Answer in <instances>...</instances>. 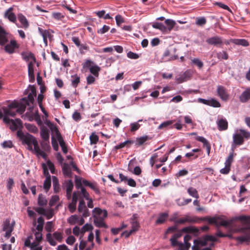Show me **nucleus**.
<instances>
[{"instance_id":"1","label":"nucleus","mask_w":250,"mask_h":250,"mask_svg":"<svg viewBox=\"0 0 250 250\" xmlns=\"http://www.w3.org/2000/svg\"><path fill=\"white\" fill-rule=\"evenodd\" d=\"M107 211L106 210L95 208L93 210L94 225L98 228H107L108 226L104 222V219L107 217Z\"/></svg>"},{"instance_id":"2","label":"nucleus","mask_w":250,"mask_h":250,"mask_svg":"<svg viewBox=\"0 0 250 250\" xmlns=\"http://www.w3.org/2000/svg\"><path fill=\"white\" fill-rule=\"evenodd\" d=\"M201 219L203 221H208L209 224H214L217 227L219 226L229 227L232 224L234 220L232 219L229 220H224L220 217H205Z\"/></svg>"},{"instance_id":"3","label":"nucleus","mask_w":250,"mask_h":250,"mask_svg":"<svg viewBox=\"0 0 250 250\" xmlns=\"http://www.w3.org/2000/svg\"><path fill=\"white\" fill-rule=\"evenodd\" d=\"M239 133L233 135V144L232 148L234 149L235 146H240L243 144L244 139H249L250 138V132L243 129L239 130Z\"/></svg>"},{"instance_id":"4","label":"nucleus","mask_w":250,"mask_h":250,"mask_svg":"<svg viewBox=\"0 0 250 250\" xmlns=\"http://www.w3.org/2000/svg\"><path fill=\"white\" fill-rule=\"evenodd\" d=\"M217 239L212 235H206L200 240H194V245L196 246L198 248L200 246H205L207 245L208 242H216Z\"/></svg>"},{"instance_id":"5","label":"nucleus","mask_w":250,"mask_h":250,"mask_svg":"<svg viewBox=\"0 0 250 250\" xmlns=\"http://www.w3.org/2000/svg\"><path fill=\"white\" fill-rule=\"evenodd\" d=\"M240 231L244 235L235 238V239L241 243L249 242L250 241V227L247 226L240 229Z\"/></svg>"},{"instance_id":"6","label":"nucleus","mask_w":250,"mask_h":250,"mask_svg":"<svg viewBox=\"0 0 250 250\" xmlns=\"http://www.w3.org/2000/svg\"><path fill=\"white\" fill-rule=\"evenodd\" d=\"M206 42L210 45H213L217 47H222L223 45V41L222 37L215 36L208 38Z\"/></svg>"},{"instance_id":"7","label":"nucleus","mask_w":250,"mask_h":250,"mask_svg":"<svg viewBox=\"0 0 250 250\" xmlns=\"http://www.w3.org/2000/svg\"><path fill=\"white\" fill-rule=\"evenodd\" d=\"M191 77V74L188 71L183 73H180L175 77V80L178 83H181L189 80Z\"/></svg>"},{"instance_id":"8","label":"nucleus","mask_w":250,"mask_h":250,"mask_svg":"<svg viewBox=\"0 0 250 250\" xmlns=\"http://www.w3.org/2000/svg\"><path fill=\"white\" fill-rule=\"evenodd\" d=\"M182 232L181 230H179L177 233L174 234L172 237L170 239V241L171 242V245L173 247H175L176 246H182L183 243L179 242L177 241V239L181 237L182 235Z\"/></svg>"},{"instance_id":"9","label":"nucleus","mask_w":250,"mask_h":250,"mask_svg":"<svg viewBox=\"0 0 250 250\" xmlns=\"http://www.w3.org/2000/svg\"><path fill=\"white\" fill-rule=\"evenodd\" d=\"M2 229L5 231V236L9 238L11 236V232L13 229V227L10 225L9 220H6L3 222Z\"/></svg>"},{"instance_id":"10","label":"nucleus","mask_w":250,"mask_h":250,"mask_svg":"<svg viewBox=\"0 0 250 250\" xmlns=\"http://www.w3.org/2000/svg\"><path fill=\"white\" fill-rule=\"evenodd\" d=\"M218 96L223 100L227 101L229 99V94H228L226 88L221 85H219L217 89Z\"/></svg>"},{"instance_id":"11","label":"nucleus","mask_w":250,"mask_h":250,"mask_svg":"<svg viewBox=\"0 0 250 250\" xmlns=\"http://www.w3.org/2000/svg\"><path fill=\"white\" fill-rule=\"evenodd\" d=\"M191 239V236L188 234H187L184 236V241L182 246H179L178 250H189L191 246L189 241Z\"/></svg>"},{"instance_id":"12","label":"nucleus","mask_w":250,"mask_h":250,"mask_svg":"<svg viewBox=\"0 0 250 250\" xmlns=\"http://www.w3.org/2000/svg\"><path fill=\"white\" fill-rule=\"evenodd\" d=\"M18 47V46L17 45L16 41L15 40H11L10 43L7 44L4 46V49L7 53L12 54L14 53L15 49Z\"/></svg>"},{"instance_id":"13","label":"nucleus","mask_w":250,"mask_h":250,"mask_svg":"<svg viewBox=\"0 0 250 250\" xmlns=\"http://www.w3.org/2000/svg\"><path fill=\"white\" fill-rule=\"evenodd\" d=\"M195 139L203 144V146L206 147L208 155H209L210 152L211 146L208 140L202 136H197L196 137Z\"/></svg>"},{"instance_id":"14","label":"nucleus","mask_w":250,"mask_h":250,"mask_svg":"<svg viewBox=\"0 0 250 250\" xmlns=\"http://www.w3.org/2000/svg\"><path fill=\"white\" fill-rule=\"evenodd\" d=\"M13 8L10 7L4 13V17L7 18L10 21L16 23V16L15 14L12 12Z\"/></svg>"},{"instance_id":"15","label":"nucleus","mask_w":250,"mask_h":250,"mask_svg":"<svg viewBox=\"0 0 250 250\" xmlns=\"http://www.w3.org/2000/svg\"><path fill=\"white\" fill-rule=\"evenodd\" d=\"M24 142L28 146L29 149L32 150V145L35 141H37L35 137L29 133H26L25 137L23 140Z\"/></svg>"},{"instance_id":"16","label":"nucleus","mask_w":250,"mask_h":250,"mask_svg":"<svg viewBox=\"0 0 250 250\" xmlns=\"http://www.w3.org/2000/svg\"><path fill=\"white\" fill-rule=\"evenodd\" d=\"M218 129L220 131L226 130L228 127V123L226 119H220L217 121Z\"/></svg>"},{"instance_id":"17","label":"nucleus","mask_w":250,"mask_h":250,"mask_svg":"<svg viewBox=\"0 0 250 250\" xmlns=\"http://www.w3.org/2000/svg\"><path fill=\"white\" fill-rule=\"evenodd\" d=\"M8 42L6 33L5 30L0 25V45L4 46Z\"/></svg>"},{"instance_id":"18","label":"nucleus","mask_w":250,"mask_h":250,"mask_svg":"<svg viewBox=\"0 0 250 250\" xmlns=\"http://www.w3.org/2000/svg\"><path fill=\"white\" fill-rule=\"evenodd\" d=\"M83 184L84 186H88L89 188H90L92 189H93L95 191V192L96 194H99L100 193V191L99 188L97 186V185L96 183H90L86 180H83Z\"/></svg>"},{"instance_id":"19","label":"nucleus","mask_w":250,"mask_h":250,"mask_svg":"<svg viewBox=\"0 0 250 250\" xmlns=\"http://www.w3.org/2000/svg\"><path fill=\"white\" fill-rule=\"evenodd\" d=\"M172 221H174L175 223L177 224H184L186 222L188 223H193L196 221V219L195 218H193L188 216H186L184 218H180L178 220L172 219Z\"/></svg>"},{"instance_id":"20","label":"nucleus","mask_w":250,"mask_h":250,"mask_svg":"<svg viewBox=\"0 0 250 250\" xmlns=\"http://www.w3.org/2000/svg\"><path fill=\"white\" fill-rule=\"evenodd\" d=\"M231 43H233L236 45H242L243 46L247 47L249 45V42L245 39H233L230 40Z\"/></svg>"},{"instance_id":"21","label":"nucleus","mask_w":250,"mask_h":250,"mask_svg":"<svg viewBox=\"0 0 250 250\" xmlns=\"http://www.w3.org/2000/svg\"><path fill=\"white\" fill-rule=\"evenodd\" d=\"M18 18L20 22L22 24V26L21 27H23L25 29H26L29 27V25L28 21L26 17L23 15L22 14H19L18 16Z\"/></svg>"},{"instance_id":"22","label":"nucleus","mask_w":250,"mask_h":250,"mask_svg":"<svg viewBox=\"0 0 250 250\" xmlns=\"http://www.w3.org/2000/svg\"><path fill=\"white\" fill-rule=\"evenodd\" d=\"M240 101L242 103L247 102L250 99V89L244 91L240 96Z\"/></svg>"},{"instance_id":"23","label":"nucleus","mask_w":250,"mask_h":250,"mask_svg":"<svg viewBox=\"0 0 250 250\" xmlns=\"http://www.w3.org/2000/svg\"><path fill=\"white\" fill-rule=\"evenodd\" d=\"M151 138L147 135H145L139 138H137L136 140V145L140 146L145 144V143L150 140Z\"/></svg>"},{"instance_id":"24","label":"nucleus","mask_w":250,"mask_h":250,"mask_svg":"<svg viewBox=\"0 0 250 250\" xmlns=\"http://www.w3.org/2000/svg\"><path fill=\"white\" fill-rule=\"evenodd\" d=\"M41 136L44 141H49V134L48 130L46 127H42L41 130Z\"/></svg>"},{"instance_id":"25","label":"nucleus","mask_w":250,"mask_h":250,"mask_svg":"<svg viewBox=\"0 0 250 250\" xmlns=\"http://www.w3.org/2000/svg\"><path fill=\"white\" fill-rule=\"evenodd\" d=\"M235 219L241 221L244 224L250 225V216L241 215L236 217Z\"/></svg>"},{"instance_id":"26","label":"nucleus","mask_w":250,"mask_h":250,"mask_svg":"<svg viewBox=\"0 0 250 250\" xmlns=\"http://www.w3.org/2000/svg\"><path fill=\"white\" fill-rule=\"evenodd\" d=\"M234 149L233 148H231V152H230L229 156L226 159L225 164L231 166V164L233 161V158L236 155V154L234 153Z\"/></svg>"},{"instance_id":"27","label":"nucleus","mask_w":250,"mask_h":250,"mask_svg":"<svg viewBox=\"0 0 250 250\" xmlns=\"http://www.w3.org/2000/svg\"><path fill=\"white\" fill-rule=\"evenodd\" d=\"M181 231L185 233H196L199 232V229L195 227H187L183 228L181 229Z\"/></svg>"},{"instance_id":"28","label":"nucleus","mask_w":250,"mask_h":250,"mask_svg":"<svg viewBox=\"0 0 250 250\" xmlns=\"http://www.w3.org/2000/svg\"><path fill=\"white\" fill-rule=\"evenodd\" d=\"M100 70V67L97 65H92L91 67H90L89 69L90 73L96 77H98L99 76V73Z\"/></svg>"},{"instance_id":"29","label":"nucleus","mask_w":250,"mask_h":250,"mask_svg":"<svg viewBox=\"0 0 250 250\" xmlns=\"http://www.w3.org/2000/svg\"><path fill=\"white\" fill-rule=\"evenodd\" d=\"M133 143H134V142L133 141L127 140L124 142L120 143L118 145L116 146L114 148L115 149H119L124 147L125 146H126L127 147H129V146L131 144H133Z\"/></svg>"},{"instance_id":"30","label":"nucleus","mask_w":250,"mask_h":250,"mask_svg":"<svg viewBox=\"0 0 250 250\" xmlns=\"http://www.w3.org/2000/svg\"><path fill=\"white\" fill-rule=\"evenodd\" d=\"M28 76L30 82L33 83L35 81V76L34 74V69L31 63H29L28 65Z\"/></svg>"},{"instance_id":"31","label":"nucleus","mask_w":250,"mask_h":250,"mask_svg":"<svg viewBox=\"0 0 250 250\" xmlns=\"http://www.w3.org/2000/svg\"><path fill=\"white\" fill-rule=\"evenodd\" d=\"M167 217H168V214L167 213H162L160 214L156 221V224H163L167 220Z\"/></svg>"},{"instance_id":"32","label":"nucleus","mask_w":250,"mask_h":250,"mask_svg":"<svg viewBox=\"0 0 250 250\" xmlns=\"http://www.w3.org/2000/svg\"><path fill=\"white\" fill-rule=\"evenodd\" d=\"M57 140L59 142L61 147H62V152L64 154H66L68 152L67 148L62 136L57 138Z\"/></svg>"},{"instance_id":"33","label":"nucleus","mask_w":250,"mask_h":250,"mask_svg":"<svg viewBox=\"0 0 250 250\" xmlns=\"http://www.w3.org/2000/svg\"><path fill=\"white\" fill-rule=\"evenodd\" d=\"M95 13L100 18H104V19H105V20L112 19V17L108 14L105 15V10L99 11L97 12H95Z\"/></svg>"},{"instance_id":"34","label":"nucleus","mask_w":250,"mask_h":250,"mask_svg":"<svg viewBox=\"0 0 250 250\" xmlns=\"http://www.w3.org/2000/svg\"><path fill=\"white\" fill-rule=\"evenodd\" d=\"M188 192L189 195L196 199H198L199 197L197 190L194 188L189 187L188 189Z\"/></svg>"},{"instance_id":"35","label":"nucleus","mask_w":250,"mask_h":250,"mask_svg":"<svg viewBox=\"0 0 250 250\" xmlns=\"http://www.w3.org/2000/svg\"><path fill=\"white\" fill-rule=\"evenodd\" d=\"M71 78L73 79L71 80L72 85L76 88L80 82V78L77 74L72 75Z\"/></svg>"},{"instance_id":"36","label":"nucleus","mask_w":250,"mask_h":250,"mask_svg":"<svg viewBox=\"0 0 250 250\" xmlns=\"http://www.w3.org/2000/svg\"><path fill=\"white\" fill-rule=\"evenodd\" d=\"M152 27L162 32H165L167 30V27L162 23L154 22L152 24Z\"/></svg>"},{"instance_id":"37","label":"nucleus","mask_w":250,"mask_h":250,"mask_svg":"<svg viewBox=\"0 0 250 250\" xmlns=\"http://www.w3.org/2000/svg\"><path fill=\"white\" fill-rule=\"evenodd\" d=\"M34 97L35 96L33 95V94L29 93L28 95L27 98L28 99H26V98H23L22 99V100L25 102V104L29 105V103L33 104L34 102Z\"/></svg>"},{"instance_id":"38","label":"nucleus","mask_w":250,"mask_h":250,"mask_svg":"<svg viewBox=\"0 0 250 250\" xmlns=\"http://www.w3.org/2000/svg\"><path fill=\"white\" fill-rule=\"evenodd\" d=\"M62 171H63V174L65 175H66L69 177L71 176V174H72L71 170L67 164H64L63 165V166L62 167Z\"/></svg>"},{"instance_id":"39","label":"nucleus","mask_w":250,"mask_h":250,"mask_svg":"<svg viewBox=\"0 0 250 250\" xmlns=\"http://www.w3.org/2000/svg\"><path fill=\"white\" fill-rule=\"evenodd\" d=\"M38 30L40 34L42 36L43 38H50L51 36L50 32L47 30H43L42 28L39 27Z\"/></svg>"},{"instance_id":"40","label":"nucleus","mask_w":250,"mask_h":250,"mask_svg":"<svg viewBox=\"0 0 250 250\" xmlns=\"http://www.w3.org/2000/svg\"><path fill=\"white\" fill-rule=\"evenodd\" d=\"M131 224L132 229L130 231L134 233L138 230L139 227V224L135 218L132 219Z\"/></svg>"},{"instance_id":"41","label":"nucleus","mask_w":250,"mask_h":250,"mask_svg":"<svg viewBox=\"0 0 250 250\" xmlns=\"http://www.w3.org/2000/svg\"><path fill=\"white\" fill-rule=\"evenodd\" d=\"M51 126L49 127L50 130L53 133H54L57 137V138H59L60 137H61V134L60 132L58 127H57L56 125L55 124L53 125H50Z\"/></svg>"},{"instance_id":"42","label":"nucleus","mask_w":250,"mask_h":250,"mask_svg":"<svg viewBox=\"0 0 250 250\" xmlns=\"http://www.w3.org/2000/svg\"><path fill=\"white\" fill-rule=\"evenodd\" d=\"M165 23L167 26V29L169 31H171L175 25L176 24V22L172 20L171 19H167L165 21Z\"/></svg>"},{"instance_id":"43","label":"nucleus","mask_w":250,"mask_h":250,"mask_svg":"<svg viewBox=\"0 0 250 250\" xmlns=\"http://www.w3.org/2000/svg\"><path fill=\"white\" fill-rule=\"evenodd\" d=\"M208 105L214 107H219L221 106V104L218 101L212 98L210 100H208Z\"/></svg>"},{"instance_id":"44","label":"nucleus","mask_w":250,"mask_h":250,"mask_svg":"<svg viewBox=\"0 0 250 250\" xmlns=\"http://www.w3.org/2000/svg\"><path fill=\"white\" fill-rule=\"evenodd\" d=\"M38 203L39 206H43L47 204V201L42 194H40L39 195Z\"/></svg>"},{"instance_id":"45","label":"nucleus","mask_w":250,"mask_h":250,"mask_svg":"<svg viewBox=\"0 0 250 250\" xmlns=\"http://www.w3.org/2000/svg\"><path fill=\"white\" fill-rule=\"evenodd\" d=\"M51 185V177H47L46 178L44 184H43V188L44 189L47 191L49 188H50Z\"/></svg>"},{"instance_id":"46","label":"nucleus","mask_w":250,"mask_h":250,"mask_svg":"<svg viewBox=\"0 0 250 250\" xmlns=\"http://www.w3.org/2000/svg\"><path fill=\"white\" fill-rule=\"evenodd\" d=\"M11 123L15 129H17L22 124L21 121L20 119H16L15 120H11Z\"/></svg>"},{"instance_id":"47","label":"nucleus","mask_w":250,"mask_h":250,"mask_svg":"<svg viewBox=\"0 0 250 250\" xmlns=\"http://www.w3.org/2000/svg\"><path fill=\"white\" fill-rule=\"evenodd\" d=\"M3 113L4 115L10 116L11 117H14L16 116L17 112L16 111H12V109L5 107L3 108Z\"/></svg>"},{"instance_id":"48","label":"nucleus","mask_w":250,"mask_h":250,"mask_svg":"<svg viewBox=\"0 0 250 250\" xmlns=\"http://www.w3.org/2000/svg\"><path fill=\"white\" fill-rule=\"evenodd\" d=\"M217 58L219 59L228 60L229 55L226 51H222L217 54Z\"/></svg>"},{"instance_id":"49","label":"nucleus","mask_w":250,"mask_h":250,"mask_svg":"<svg viewBox=\"0 0 250 250\" xmlns=\"http://www.w3.org/2000/svg\"><path fill=\"white\" fill-rule=\"evenodd\" d=\"M90 141L91 144H96L99 140V137L95 133H92L90 136Z\"/></svg>"},{"instance_id":"50","label":"nucleus","mask_w":250,"mask_h":250,"mask_svg":"<svg viewBox=\"0 0 250 250\" xmlns=\"http://www.w3.org/2000/svg\"><path fill=\"white\" fill-rule=\"evenodd\" d=\"M73 183L72 180H68L66 184V192L69 193L70 192H72V189L73 188Z\"/></svg>"},{"instance_id":"51","label":"nucleus","mask_w":250,"mask_h":250,"mask_svg":"<svg viewBox=\"0 0 250 250\" xmlns=\"http://www.w3.org/2000/svg\"><path fill=\"white\" fill-rule=\"evenodd\" d=\"M191 202V199H184L183 201H181L180 199L176 200V203L177 205L179 206H183L188 204V203Z\"/></svg>"},{"instance_id":"52","label":"nucleus","mask_w":250,"mask_h":250,"mask_svg":"<svg viewBox=\"0 0 250 250\" xmlns=\"http://www.w3.org/2000/svg\"><path fill=\"white\" fill-rule=\"evenodd\" d=\"M87 208L85 206V203L84 200H82L80 201L78 210L79 212H82L83 210L85 209V208Z\"/></svg>"},{"instance_id":"53","label":"nucleus","mask_w":250,"mask_h":250,"mask_svg":"<svg viewBox=\"0 0 250 250\" xmlns=\"http://www.w3.org/2000/svg\"><path fill=\"white\" fill-rule=\"evenodd\" d=\"M59 197L58 195L53 196L49 202V205L50 207H51L54 206L56 204V203L59 201Z\"/></svg>"},{"instance_id":"54","label":"nucleus","mask_w":250,"mask_h":250,"mask_svg":"<svg viewBox=\"0 0 250 250\" xmlns=\"http://www.w3.org/2000/svg\"><path fill=\"white\" fill-rule=\"evenodd\" d=\"M33 145L34 146V151L35 154L37 155V156H39V153H40L42 150H41L38 145V143L37 141H35L34 144H33Z\"/></svg>"},{"instance_id":"55","label":"nucleus","mask_w":250,"mask_h":250,"mask_svg":"<svg viewBox=\"0 0 250 250\" xmlns=\"http://www.w3.org/2000/svg\"><path fill=\"white\" fill-rule=\"evenodd\" d=\"M3 148H12L13 147L12 142L10 140L5 141L1 144Z\"/></svg>"},{"instance_id":"56","label":"nucleus","mask_w":250,"mask_h":250,"mask_svg":"<svg viewBox=\"0 0 250 250\" xmlns=\"http://www.w3.org/2000/svg\"><path fill=\"white\" fill-rule=\"evenodd\" d=\"M173 122V121H167L166 122H164L159 125L158 128L161 129L163 128L167 127V126L171 125Z\"/></svg>"},{"instance_id":"57","label":"nucleus","mask_w":250,"mask_h":250,"mask_svg":"<svg viewBox=\"0 0 250 250\" xmlns=\"http://www.w3.org/2000/svg\"><path fill=\"white\" fill-rule=\"evenodd\" d=\"M207 22L206 19L204 17L197 18L196 21V24L199 26H203Z\"/></svg>"},{"instance_id":"58","label":"nucleus","mask_w":250,"mask_h":250,"mask_svg":"<svg viewBox=\"0 0 250 250\" xmlns=\"http://www.w3.org/2000/svg\"><path fill=\"white\" fill-rule=\"evenodd\" d=\"M225 165V167L221 169L220 170V172L223 174H227L229 172L230 170V166L227 165V164Z\"/></svg>"},{"instance_id":"59","label":"nucleus","mask_w":250,"mask_h":250,"mask_svg":"<svg viewBox=\"0 0 250 250\" xmlns=\"http://www.w3.org/2000/svg\"><path fill=\"white\" fill-rule=\"evenodd\" d=\"M78 217L77 215H71L68 219V222L71 224L74 225L76 223L78 219Z\"/></svg>"},{"instance_id":"60","label":"nucleus","mask_w":250,"mask_h":250,"mask_svg":"<svg viewBox=\"0 0 250 250\" xmlns=\"http://www.w3.org/2000/svg\"><path fill=\"white\" fill-rule=\"evenodd\" d=\"M26 104H20L16 110V112L21 114H22L25 110Z\"/></svg>"},{"instance_id":"61","label":"nucleus","mask_w":250,"mask_h":250,"mask_svg":"<svg viewBox=\"0 0 250 250\" xmlns=\"http://www.w3.org/2000/svg\"><path fill=\"white\" fill-rule=\"evenodd\" d=\"M26 127L27 129L30 132L35 133V132H37L38 131L37 127L34 125H32L31 124H27L26 125Z\"/></svg>"},{"instance_id":"62","label":"nucleus","mask_w":250,"mask_h":250,"mask_svg":"<svg viewBox=\"0 0 250 250\" xmlns=\"http://www.w3.org/2000/svg\"><path fill=\"white\" fill-rule=\"evenodd\" d=\"M192 62L200 68H201L203 66V62L198 59H194L192 60Z\"/></svg>"},{"instance_id":"63","label":"nucleus","mask_w":250,"mask_h":250,"mask_svg":"<svg viewBox=\"0 0 250 250\" xmlns=\"http://www.w3.org/2000/svg\"><path fill=\"white\" fill-rule=\"evenodd\" d=\"M115 20L116 23L118 26L120 25L121 23L124 22V20L122 16L120 15H117L115 17Z\"/></svg>"},{"instance_id":"64","label":"nucleus","mask_w":250,"mask_h":250,"mask_svg":"<svg viewBox=\"0 0 250 250\" xmlns=\"http://www.w3.org/2000/svg\"><path fill=\"white\" fill-rule=\"evenodd\" d=\"M127 56L128 58L132 59H137L139 57L138 54L131 51H129L128 53H127Z\"/></svg>"}]
</instances>
